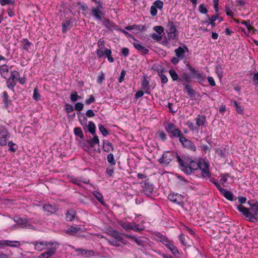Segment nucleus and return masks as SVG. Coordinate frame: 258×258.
<instances>
[{"instance_id":"f257e3e1","label":"nucleus","mask_w":258,"mask_h":258,"mask_svg":"<svg viewBox=\"0 0 258 258\" xmlns=\"http://www.w3.org/2000/svg\"><path fill=\"white\" fill-rule=\"evenodd\" d=\"M249 208H247L241 205L236 206L237 209L241 212L250 222H255L258 220V202L257 201H248Z\"/></svg>"},{"instance_id":"f03ea898","label":"nucleus","mask_w":258,"mask_h":258,"mask_svg":"<svg viewBox=\"0 0 258 258\" xmlns=\"http://www.w3.org/2000/svg\"><path fill=\"white\" fill-rule=\"evenodd\" d=\"M176 159L180 169L187 174H190L192 170L198 169V163L190 158H185L182 160L179 156H176Z\"/></svg>"},{"instance_id":"7ed1b4c3","label":"nucleus","mask_w":258,"mask_h":258,"mask_svg":"<svg viewBox=\"0 0 258 258\" xmlns=\"http://www.w3.org/2000/svg\"><path fill=\"white\" fill-rule=\"evenodd\" d=\"M201 171L202 176L209 178L210 176V164L208 161L205 159H200L198 162V168Z\"/></svg>"},{"instance_id":"20e7f679","label":"nucleus","mask_w":258,"mask_h":258,"mask_svg":"<svg viewBox=\"0 0 258 258\" xmlns=\"http://www.w3.org/2000/svg\"><path fill=\"white\" fill-rule=\"evenodd\" d=\"M58 244L56 242H51V243L46 248L47 250L41 253L38 258H49L53 255L58 248Z\"/></svg>"},{"instance_id":"39448f33","label":"nucleus","mask_w":258,"mask_h":258,"mask_svg":"<svg viewBox=\"0 0 258 258\" xmlns=\"http://www.w3.org/2000/svg\"><path fill=\"white\" fill-rule=\"evenodd\" d=\"M103 9V5L96 6V7H92L90 9V15L92 16L96 19L101 21L103 17V13L102 10Z\"/></svg>"},{"instance_id":"423d86ee","label":"nucleus","mask_w":258,"mask_h":258,"mask_svg":"<svg viewBox=\"0 0 258 258\" xmlns=\"http://www.w3.org/2000/svg\"><path fill=\"white\" fill-rule=\"evenodd\" d=\"M177 154H174L171 152H165L162 155V157L159 159V162L160 164L163 165H167L171 160H172Z\"/></svg>"},{"instance_id":"0eeeda50","label":"nucleus","mask_w":258,"mask_h":258,"mask_svg":"<svg viewBox=\"0 0 258 258\" xmlns=\"http://www.w3.org/2000/svg\"><path fill=\"white\" fill-rule=\"evenodd\" d=\"M167 33L169 40H175L177 39V33L176 29L173 23L171 21H169L167 24Z\"/></svg>"},{"instance_id":"6e6552de","label":"nucleus","mask_w":258,"mask_h":258,"mask_svg":"<svg viewBox=\"0 0 258 258\" xmlns=\"http://www.w3.org/2000/svg\"><path fill=\"white\" fill-rule=\"evenodd\" d=\"M168 198L170 201L178 205L184 203V197L178 194L171 193L168 195Z\"/></svg>"},{"instance_id":"1a4fd4ad","label":"nucleus","mask_w":258,"mask_h":258,"mask_svg":"<svg viewBox=\"0 0 258 258\" xmlns=\"http://www.w3.org/2000/svg\"><path fill=\"white\" fill-rule=\"evenodd\" d=\"M153 30L156 31L157 33H152L150 36L152 39L157 42L160 41L162 39L161 34L164 32V28L161 26H156L153 27Z\"/></svg>"},{"instance_id":"9d476101","label":"nucleus","mask_w":258,"mask_h":258,"mask_svg":"<svg viewBox=\"0 0 258 258\" xmlns=\"http://www.w3.org/2000/svg\"><path fill=\"white\" fill-rule=\"evenodd\" d=\"M51 243V242H48L44 241H38L33 242V244L34 245V249L39 251L46 249V248H47Z\"/></svg>"},{"instance_id":"9b49d317","label":"nucleus","mask_w":258,"mask_h":258,"mask_svg":"<svg viewBox=\"0 0 258 258\" xmlns=\"http://www.w3.org/2000/svg\"><path fill=\"white\" fill-rule=\"evenodd\" d=\"M88 131L93 136V137L92 139L86 140L87 143L89 144L92 149H94V148L95 145H99V140L98 136L95 135V130Z\"/></svg>"},{"instance_id":"f8f14e48","label":"nucleus","mask_w":258,"mask_h":258,"mask_svg":"<svg viewBox=\"0 0 258 258\" xmlns=\"http://www.w3.org/2000/svg\"><path fill=\"white\" fill-rule=\"evenodd\" d=\"M188 51L187 47L186 45H184L183 47L179 46L177 48L174 50V52L177 57L182 59L185 57V51L188 52Z\"/></svg>"},{"instance_id":"ddd939ff","label":"nucleus","mask_w":258,"mask_h":258,"mask_svg":"<svg viewBox=\"0 0 258 258\" xmlns=\"http://www.w3.org/2000/svg\"><path fill=\"white\" fill-rule=\"evenodd\" d=\"M21 245L19 241H10L7 240H0V247H4L5 246L17 247Z\"/></svg>"},{"instance_id":"4468645a","label":"nucleus","mask_w":258,"mask_h":258,"mask_svg":"<svg viewBox=\"0 0 258 258\" xmlns=\"http://www.w3.org/2000/svg\"><path fill=\"white\" fill-rule=\"evenodd\" d=\"M78 232H83L82 228L79 226L69 225L66 230V233L70 235H75Z\"/></svg>"},{"instance_id":"2eb2a0df","label":"nucleus","mask_w":258,"mask_h":258,"mask_svg":"<svg viewBox=\"0 0 258 258\" xmlns=\"http://www.w3.org/2000/svg\"><path fill=\"white\" fill-rule=\"evenodd\" d=\"M75 251L79 253V254L84 256L86 257H93L95 255L94 251L92 250H86L82 248H76Z\"/></svg>"},{"instance_id":"dca6fc26","label":"nucleus","mask_w":258,"mask_h":258,"mask_svg":"<svg viewBox=\"0 0 258 258\" xmlns=\"http://www.w3.org/2000/svg\"><path fill=\"white\" fill-rule=\"evenodd\" d=\"M10 137V134L7 130H1L0 131V145L5 146L7 141Z\"/></svg>"},{"instance_id":"f3484780","label":"nucleus","mask_w":258,"mask_h":258,"mask_svg":"<svg viewBox=\"0 0 258 258\" xmlns=\"http://www.w3.org/2000/svg\"><path fill=\"white\" fill-rule=\"evenodd\" d=\"M134 47L139 50L142 54L145 55L148 53L149 49L147 47L141 45L140 42L137 40L133 43Z\"/></svg>"},{"instance_id":"a211bd4d","label":"nucleus","mask_w":258,"mask_h":258,"mask_svg":"<svg viewBox=\"0 0 258 258\" xmlns=\"http://www.w3.org/2000/svg\"><path fill=\"white\" fill-rule=\"evenodd\" d=\"M142 89L145 91V93L150 94V86L149 81L146 77H145L141 81Z\"/></svg>"},{"instance_id":"6ab92c4d","label":"nucleus","mask_w":258,"mask_h":258,"mask_svg":"<svg viewBox=\"0 0 258 258\" xmlns=\"http://www.w3.org/2000/svg\"><path fill=\"white\" fill-rule=\"evenodd\" d=\"M73 22V19L72 18H67L65 20L62 21L61 23L62 25V31L63 33L70 29L71 24Z\"/></svg>"},{"instance_id":"aec40b11","label":"nucleus","mask_w":258,"mask_h":258,"mask_svg":"<svg viewBox=\"0 0 258 258\" xmlns=\"http://www.w3.org/2000/svg\"><path fill=\"white\" fill-rule=\"evenodd\" d=\"M14 221L22 227H26L27 228H31L32 227L31 225L27 223V220L26 219L15 217Z\"/></svg>"},{"instance_id":"412c9836","label":"nucleus","mask_w":258,"mask_h":258,"mask_svg":"<svg viewBox=\"0 0 258 258\" xmlns=\"http://www.w3.org/2000/svg\"><path fill=\"white\" fill-rule=\"evenodd\" d=\"M153 190V185L146 181L143 186V191L145 195H146L148 197H150L152 195Z\"/></svg>"},{"instance_id":"4be33fe9","label":"nucleus","mask_w":258,"mask_h":258,"mask_svg":"<svg viewBox=\"0 0 258 258\" xmlns=\"http://www.w3.org/2000/svg\"><path fill=\"white\" fill-rule=\"evenodd\" d=\"M189 70L190 71L192 75V77L198 80L199 82H203L204 78L202 75L199 73L198 71H196L195 69L192 67H189Z\"/></svg>"},{"instance_id":"5701e85b","label":"nucleus","mask_w":258,"mask_h":258,"mask_svg":"<svg viewBox=\"0 0 258 258\" xmlns=\"http://www.w3.org/2000/svg\"><path fill=\"white\" fill-rule=\"evenodd\" d=\"M21 45L23 49L26 50L27 52H30V49L33 44L27 38H23L21 41Z\"/></svg>"},{"instance_id":"b1692460","label":"nucleus","mask_w":258,"mask_h":258,"mask_svg":"<svg viewBox=\"0 0 258 258\" xmlns=\"http://www.w3.org/2000/svg\"><path fill=\"white\" fill-rule=\"evenodd\" d=\"M196 124L198 127H205L206 117L199 115L196 118Z\"/></svg>"},{"instance_id":"393cba45","label":"nucleus","mask_w":258,"mask_h":258,"mask_svg":"<svg viewBox=\"0 0 258 258\" xmlns=\"http://www.w3.org/2000/svg\"><path fill=\"white\" fill-rule=\"evenodd\" d=\"M109 235L117 240L118 241H120L123 244H125L124 242L123 238L121 237L120 234L116 230H111L109 232Z\"/></svg>"},{"instance_id":"a878e982","label":"nucleus","mask_w":258,"mask_h":258,"mask_svg":"<svg viewBox=\"0 0 258 258\" xmlns=\"http://www.w3.org/2000/svg\"><path fill=\"white\" fill-rule=\"evenodd\" d=\"M9 66L6 64L0 66V74L4 78H6L9 74Z\"/></svg>"},{"instance_id":"bb28decb","label":"nucleus","mask_w":258,"mask_h":258,"mask_svg":"<svg viewBox=\"0 0 258 258\" xmlns=\"http://www.w3.org/2000/svg\"><path fill=\"white\" fill-rule=\"evenodd\" d=\"M76 213L73 209H70L66 213V219L67 221H72L75 217Z\"/></svg>"},{"instance_id":"cd10ccee","label":"nucleus","mask_w":258,"mask_h":258,"mask_svg":"<svg viewBox=\"0 0 258 258\" xmlns=\"http://www.w3.org/2000/svg\"><path fill=\"white\" fill-rule=\"evenodd\" d=\"M103 149V150L106 152L112 151L114 149L112 144L108 141L104 142Z\"/></svg>"},{"instance_id":"c85d7f7f","label":"nucleus","mask_w":258,"mask_h":258,"mask_svg":"<svg viewBox=\"0 0 258 258\" xmlns=\"http://www.w3.org/2000/svg\"><path fill=\"white\" fill-rule=\"evenodd\" d=\"M169 74L173 81H181V79L179 78L178 74L174 69H170Z\"/></svg>"},{"instance_id":"c756f323","label":"nucleus","mask_w":258,"mask_h":258,"mask_svg":"<svg viewBox=\"0 0 258 258\" xmlns=\"http://www.w3.org/2000/svg\"><path fill=\"white\" fill-rule=\"evenodd\" d=\"M43 209L50 213H54L56 211V207L50 204H46L44 205Z\"/></svg>"},{"instance_id":"7c9ffc66","label":"nucleus","mask_w":258,"mask_h":258,"mask_svg":"<svg viewBox=\"0 0 258 258\" xmlns=\"http://www.w3.org/2000/svg\"><path fill=\"white\" fill-rule=\"evenodd\" d=\"M17 83L16 80L9 78L7 81V85L8 88L14 92V87Z\"/></svg>"},{"instance_id":"2f4dec72","label":"nucleus","mask_w":258,"mask_h":258,"mask_svg":"<svg viewBox=\"0 0 258 258\" xmlns=\"http://www.w3.org/2000/svg\"><path fill=\"white\" fill-rule=\"evenodd\" d=\"M103 25L108 29H115L116 26L114 23L109 20H105L103 22Z\"/></svg>"},{"instance_id":"473e14b6","label":"nucleus","mask_w":258,"mask_h":258,"mask_svg":"<svg viewBox=\"0 0 258 258\" xmlns=\"http://www.w3.org/2000/svg\"><path fill=\"white\" fill-rule=\"evenodd\" d=\"M92 194L102 205L104 204L103 196L101 193L98 191H94Z\"/></svg>"},{"instance_id":"72a5a7b5","label":"nucleus","mask_w":258,"mask_h":258,"mask_svg":"<svg viewBox=\"0 0 258 258\" xmlns=\"http://www.w3.org/2000/svg\"><path fill=\"white\" fill-rule=\"evenodd\" d=\"M81 146L83 148V149L88 152H91L92 151L95 150L94 149H92L89 144L87 143V140L85 142H83L81 143Z\"/></svg>"},{"instance_id":"f704fd0d","label":"nucleus","mask_w":258,"mask_h":258,"mask_svg":"<svg viewBox=\"0 0 258 258\" xmlns=\"http://www.w3.org/2000/svg\"><path fill=\"white\" fill-rule=\"evenodd\" d=\"M104 53L106 57H107L108 60L110 62H112L114 61V59L112 56V52L111 50L109 49H108L107 48H104Z\"/></svg>"},{"instance_id":"c9c22d12","label":"nucleus","mask_w":258,"mask_h":258,"mask_svg":"<svg viewBox=\"0 0 258 258\" xmlns=\"http://www.w3.org/2000/svg\"><path fill=\"white\" fill-rule=\"evenodd\" d=\"M119 224L127 231H130L132 230V224L128 222H119Z\"/></svg>"},{"instance_id":"e433bc0d","label":"nucleus","mask_w":258,"mask_h":258,"mask_svg":"<svg viewBox=\"0 0 258 258\" xmlns=\"http://www.w3.org/2000/svg\"><path fill=\"white\" fill-rule=\"evenodd\" d=\"M180 142L183 145V146L186 148L189 144L191 143V142L185 138L184 137H180L179 139Z\"/></svg>"},{"instance_id":"4c0bfd02","label":"nucleus","mask_w":258,"mask_h":258,"mask_svg":"<svg viewBox=\"0 0 258 258\" xmlns=\"http://www.w3.org/2000/svg\"><path fill=\"white\" fill-rule=\"evenodd\" d=\"M231 105L236 108V111L239 113H242L243 109L241 106L238 104L236 101H232Z\"/></svg>"},{"instance_id":"58836bf2","label":"nucleus","mask_w":258,"mask_h":258,"mask_svg":"<svg viewBox=\"0 0 258 258\" xmlns=\"http://www.w3.org/2000/svg\"><path fill=\"white\" fill-rule=\"evenodd\" d=\"M168 249H169L173 254H175L178 252V250L177 248L174 246L172 243L169 242V243L166 246Z\"/></svg>"},{"instance_id":"ea45409f","label":"nucleus","mask_w":258,"mask_h":258,"mask_svg":"<svg viewBox=\"0 0 258 258\" xmlns=\"http://www.w3.org/2000/svg\"><path fill=\"white\" fill-rule=\"evenodd\" d=\"M107 160L109 163L112 165H115L116 164L115 160L114 158V156L112 153H110L107 157Z\"/></svg>"},{"instance_id":"a19ab883","label":"nucleus","mask_w":258,"mask_h":258,"mask_svg":"<svg viewBox=\"0 0 258 258\" xmlns=\"http://www.w3.org/2000/svg\"><path fill=\"white\" fill-rule=\"evenodd\" d=\"M169 131V133L171 134V135L175 137H179V138L180 137L182 136V134L180 132V130H168Z\"/></svg>"},{"instance_id":"79ce46f5","label":"nucleus","mask_w":258,"mask_h":258,"mask_svg":"<svg viewBox=\"0 0 258 258\" xmlns=\"http://www.w3.org/2000/svg\"><path fill=\"white\" fill-rule=\"evenodd\" d=\"M153 5L158 9L159 10H161L163 9L164 4L163 2L159 0H157L153 3Z\"/></svg>"},{"instance_id":"37998d69","label":"nucleus","mask_w":258,"mask_h":258,"mask_svg":"<svg viewBox=\"0 0 258 258\" xmlns=\"http://www.w3.org/2000/svg\"><path fill=\"white\" fill-rule=\"evenodd\" d=\"M3 102L6 106H9L10 103V100L9 99V95L6 91L3 93Z\"/></svg>"},{"instance_id":"c03bdc74","label":"nucleus","mask_w":258,"mask_h":258,"mask_svg":"<svg viewBox=\"0 0 258 258\" xmlns=\"http://www.w3.org/2000/svg\"><path fill=\"white\" fill-rule=\"evenodd\" d=\"M33 98L35 101H38L40 99V95L38 93V88L36 87L34 89Z\"/></svg>"},{"instance_id":"a18cd8bd","label":"nucleus","mask_w":258,"mask_h":258,"mask_svg":"<svg viewBox=\"0 0 258 258\" xmlns=\"http://www.w3.org/2000/svg\"><path fill=\"white\" fill-rule=\"evenodd\" d=\"M20 76V73L18 71H14L11 72L10 78L12 79V80H16L17 81Z\"/></svg>"},{"instance_id":"49530a36","label":"nucleus","mask_w":258,"mask_h":258,"mask_svg":"<svg viewBox=\"0 0 258 258\" xmlns=\"http://www.w3.org/2000/svg\"><path fill=\"white\" fill-rule=\"evenodd\" d=\"M81 98V97L78 95L77 92L76 91L73 92L70 96V99L72 102H75L77 99Z\"/></svg>"},{"instance_id":"de8ad7c7","label":"nucleus","mask_w":258,"mask_h":258,"mask_svg":"<svg viewBox=\"0 0 258 258\" xmlns=\"http://www.w3.org/2000/svg\"><path fill=\"white\" fill-rule=\"evenodd\" d=\"M118 30L119 31H120L121 32H122L123 34H124L126 37H127L130 38H132L133 40H134L135 41H137V39L132 34L129 33L128 32H127L125 30L122 29H119Z\"/></svg>"},{"instance_id":"09e8293b","label":"nucleus","mask_w":258,"mask_h":258,"mask_svg":"<svg viewBox=\"0 0 258 258\" xmlns=\"http://www.w3.org/2000/svg\"><path fill=\"white\" fill-rule=\"evenodd\" d=\"M158 75L161 79L162 83L165 84L168 82V78L162 73V72H159L158 73Z\"/></svg>"},{"instance_id":"8fccbe9b","label":"nucleus","mask_w":258,"mask_h":258,"mask_svg":"<svg viewBox=\"0 0 258 258\" xmlns=\"http://www.w3.org/2000/svg\"><path fill=\"white\" fill-rule=\"evenodd\" d=\"M216 186L220 191L222 195L226 198V190L222 187V185L219 183H215Z\"/></svg>"},{"instance_id":"3c124183","label":"nucleus","mask_w":258,"mask_h":258,"mask_svg":"<svg viewBox=\"0 0 258 258\" xmlns=\"http://www.w3.org/2000/svg\"><path fill=\"white\" fill-rule=\"evenodd\" d=\"M96 52L97 56L99 58L102 57L105 55L104 49H103V47L97 49Z\"/></svg>"},{"instance_id":"603ef678","label":"nucleus","mask_w":258,"mask_h":258,"mask_svg":"<svg viewBox=\"0 0 258 258\" xmlns=\"http://www.w3.org/2000/svg\"><path fill=\"white\" fill-rule=\"evenodd\" d=\"M227 200L234 201L236 200V197L232 192L227 191Z\"/></svg>"},{"instance_id":"864d4df0","label":"nucleus","mask_w":258,"mask_h":258,"mask_svg":"<svg viewBox=\"0 0 258 258\" xmlns=\"http://www.w3.org/2000/svg\"><path fill=\"white\" fill-rule=\"evenodd\" d=\"M132 230L135 231H140L143 230V229L138 224L135 223H133L132 224Z\"/></svg>"},{"instance_id":"5fc2aeb1","label":"nucleus","mask_w":258,"mask_h":258,"mask_svg":"<svg viewBox=\"0 0 258 258\" xmlns=\"http://www.w3.org/2000/svg\"><path fill=\"white\" fill-rule=\"evenodd\" d=\"M14 3L15 0H0V4L3 6L6 5L13 4Z\"/></svg>"},{"instance_id":"6e6d98bb","label":"nucleus","mask_w":258,"mask_h":258,"mask_svg":"<svg viewBox=\"0 0 258 258\" xmlns=\"http://www.w3.org/2000/svg\"><path fill=\"white\" fill-rule=\"evenodd\" d=\"M182 79L186 82H189L191 80L190 75L187 73H183L182 76Z\"/></svg>"},{"instance_id":"4d7b16f0","label":"nucleus","mask_w":258,"mask_h":258,"mask_svg":"<svg viewBox=\"0 0 258 258\" xmlns=\"http://www.w3.org/2000/svg\"><path fill=\"white\" fill-rule=\"evenodd\" d=\"M84 107V105L82 103L78 102L75 105L74 109L77 111H81Z\"/></svg>"},{"instance_id":"13d9d810","label":"nucleus","mask_w":258,"mask_h":258,"mask_svg":"<svg viewBox=\"0 0 258 258\" xmlns=\"http://www.w3.org/2000/svg\"><path fill=\"white\" fill-rule=\"evenodd\" d=\"M242 25H244L247 29L249 32H250V30L252 27L250 26V22L249 20L243 21L241 22Z\"/></svg>"},{"instance_id":"bf43d9fd","label":"nucleus","mask_w":258,"mask_h":258,"mask_svg":"<svg viewBox=\"0 0 258 258\" xmlns=\"http://www.w3.org/2000/svg\"><path fill=\"white\" fill-rule=\"evenodd\" d=\"M150 13L152 16H156L157 15V8L152 5L150 8Z\"/></svg>"},{"instance_id":"052dcab7","label":"nucleus","mask_w":258,"mask_h":258,"mask_svg":"<svg viewBox=\"0 0 258 258\" xmlns=\"http://www.w3.org/2000/svg\"><path fill=\"white\" fill-rule=\"evenodd\" d=\"M179 239L183 245L185 246L189 245L188 243L186 241L185 236L184 235H180L179 236Z\"/></svg>"},{"instance_id":"680f3d73","label":"nucleus","mask_w":258,"mask_h":258,"mask_svg":"<svg viewBox=\"0 0 258 258\" xmlns=\"http://www.w3.org/2000/svg\"><path fill=\"white\" fill-rule=\"evenodd\" d=\"M65 109L67 113H70L74 111V107L71 104H67L65 105Z\"/></svg>"},{"instance_id":"e2e57ef3","label":"nucleus","mask_w":258,"mask_h":258,"mask_svg":"<svg viewBox=\"0 0 258 258\" xmlns=\"http://www.w3.org/2000/svg\"><path fill=\"white\" fill-rule=\"evenodd\" d=\"M202 151L204 152L205 153H209L210 151V148L209 146L207 145H202L201 146Z\"/></svg>"},{"instance_id":"0e129e2a","label":"nucleus","mask_w":258,"mask_h":258,"mask_svg":"<svg viewBox=\"0 0 258 258\" xmlns=\"http://www.w3.org/2000/svg\"><path fill=\"white\" fill-rule=\"evenodd\" d=\"M94 101H95V98H94V97L92 95H91L90 96L89 98L86 99L85 100V102L86 104L89 105V104H91L92 103L94 102Z\"/></svg>"},{"instance_id":"69168bd1","label":"nucleus","mask_w":258,"mask_h":258,"mask_svg":"<svg viewBox=\"0 0 258 258\" xmlns=\"http://www.w3.org/2000/svg\"><path fill=\"white\" fill-rule=\"evenodd\" d=\"M199 11L202 14H206L207 13V8L204 4H201L199 6Z\"/></svg>"},{"instance_id":"338daca9","label":"nucleus","mask_w":258,"mask_h":258,"mask_svg":"<svg viewBox=\"0 0 258 258\" xmlns=\"http://www.w3.org/2000/svg\"><path fill=\"white\" fill-rule=\"evenodd\" d=\"M16 144L12 142H10L8 143V146L9 147V150L12 152H15L17 150V148H14L13 146H15Z\"/></svg>"},{"instance_id":"774afa93","label":"nucleus","mask_w":258,"mask_h":258,"mask_svg":"<svg viewBox=\"0 0 258 258\" xmlns=\"http://www.w3.org/2000/svg\"><path fill=\"white\" fill-rule=\"evenodd\" d=\"M253 82L254 85L258 84V72H256L253 75Z\"/></svg>"}]
</instances>
